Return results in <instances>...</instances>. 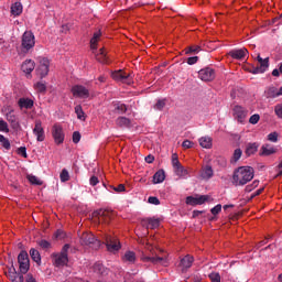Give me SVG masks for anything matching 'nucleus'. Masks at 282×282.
<instances>
[{
    "mask_svg": "<svg viewBox=\"0 0 282 282\" xmlns=\"http://www.w3.org/2000/svg\"><path fill=\"white\" fill-rule=\"evenodd\" d=\"M18 105L20 109H32V107H34V100L22 97L19 99Z\"/></svg>",
    "mask_w": 282,
    "mask_h": 282,
    "instance_id": "nucleus-24",
    "label": "nucleus"
},
{
    "mask_svg": "<svg viewBox=\"0 0 282 282\" xmlns=\"http://www.w3.org/2000/svg\"><path fill=\"white\" fill-rule=\"evenodd\" d=\"M264 96L265 98H279V96H282V87L271 86L264 90Z\"/></svg>",
    "mask_w": 282,
    "mask_h": 282,
    "instance_id": "nucleus-19",
    "label": "nucleus"
},
{
    "mask_svg": "<svg viewBox=\"0 0 282 282\" xmlns=\"http://www.w3.org/2000/svg\"><path fill=\"white\" fill-rule=\"evenodd\" d=\"M209 279L212 282H221V275L217 272L210 273Z\"/></svg>",
    "mask_w": 282,
    "mask_h": 282,
    "instance_id": "nucleus-50",
    "label": "nucleus"
},
{
    "mask_svg": "<svg viewBox=\"0 0 282 282\" xmlns=\"http://www.w3.org/2000/svg\"><path fill=\"white\" fill-rule=\"evenodd\" d=\"M0 144L6 149V151H10L12 145L10 144V140L6 138L3 134H0Z\"/></svg>",
    "mask_w": 282,
    "mask_h": 282,
    "instance_id": "nucleus-39",
    "label": "nucleus"
},
{
    "mask_svg": "<svg viewBox=\"0 0 282 282\" xmlns=\"http://www.w3.org/2000/svg\"><path fill=\"white\" fill-rule=\"evenodd\" d=\"M142 226H145V228H151L152 230H155V228H160V219L158 218H145L142 220Z\"/></svg>",
    "mask_w": 282,
    "mask_h": 282,
    "instance_id": "nucleus-21",
    "label": "nucleus"
},
{
    "mask_svg": "<svg viewBox=\"0 0 282 282\" xmlns=\"http://www.w3.org/2000/svg\"><path fill=\"white\" fill-rule=\"evenodd\" d=\"M51 133L55 144L61 145L65 142V130L61 123H54Z\"/></svg>",
    "mask_w": 282,
    "mask_h": 282,
    "instance_id": "nucleus-3",
    "label": "nucleus"
},
{
    "mask_svg": "<svg viewBox=\"0 0 282 282\" xmlns=\"http://www.w3.org/2000/svg\"><path fill=\"white\" fill-rule=\"evenodd\" d=\"M30 256L35 263H41V253L36 249L30 250Z\"/></svg>",
    "mask_w": 282,
    "mask_h": 282,
    "instance_id": "nucleus-40",
    "label": "nucleus"
},
{
    "mask_svg": "<svg viewBox=\"0 0 282 282\" xmlns=\"http://www.w3.org/2000/svg\"><path fill=\"white\" fill-rule=\"evenodd\" d=\"M11 14L13 17H21L23 14V4L21 2H15L11 6Z\"/></svg>",
    "mask_w": 282,
    "mask_h": 282,
    "instance_id": "nucleus-27",
    "label": "nucleus"
},
{
    "mask_svg": "<svg viewBox=\"0 0 282 282\" xmlns=\"http://www.w3.org/2000/svg\"><path fill=\"white\" fill-rule=\"evenodd\" d=\"M26 180L30 182V184H34L35 186H42L43 185V181H41V178H39L34 174H28Z\"/></svg>",
    "mask_w": 282,
    "mask_h": 282,
    "instance_id": "nucleus-37",
    "label": "nucleus"
},
{
    "mask_svg": "<svg viewBox=\"0 0 282 282\" xmlns=\"http://www.w3.org/2000/svg\"><path fill=\"white\" fill-rule=\"evenodd\" d=\"M35 45H36V37L34 36V33H32V31L24 32L21 39L22 52H24V54H28L30 50H34Z\"/></svg>",
    "mask_w": 282,
    "mask_h": 282,
    "instance_id": "nucleus-2",
    "label": "nucleus"
},
{
    "mask_svg": "<svg viewBox=\"0 0 282 282\" xmlns=\"http://www.w3.org/2000/svg\"><path fill=\"white\" fill-rule=\"evenodd\" d=\"M274 113H275V116H278V118L282 119V104L276 105L274 107Z\"/></svg>",
    "mask_w": 282,
    "mask_h": 282,
    "instance_id": "nucleus-53",
    "label": "nucleus"
},
{
    "mask_svg": "<svg viewBox=\"0 0 282 282\" xmlns=\"http://www.w3.org/2000/svg\"><path fill=\"white\" fill-rule=\"evenodd\" d=\"M111 77L113 80H117L118 83H124L126 85H131V83H133V75L122 69L115 70L111 74Z\"/></svg>",
    "mask_w": 282,
    "mask_h": 282,
    "instance_id": "nucleus-5",
    "label": "nucleus"
},
{
    "mask_svg": "<svg viewBox=\"0 0 282 282\" xmlns=\"http://www.w3.org/2000/svg\"><path fill=\"white\" fill-rule=\"evenodd\" d=\"M172 166L175 171V169H178L180 166H182V164L180 163V159H177V154H172Z\"/></svg>",
    "mask_w": 282,
    "mask_h": 282,
    "instance_id": "nucleus-44",
    "label": "nucleus"
},
{
    "mask_svg": "<svg viewBox=\"0 0 282 282\" xmlns=\"http://www.w3.org/2000/svg\"><path fill=\"white\" fill-rule=\"evenodd\" d=\"M199 52V46H189L185 50V54H197Z\"/></svg>",
    "mask_w": 282,
    "mask_h": 282,
    "instance_id": "nucleus-52",
    "label": "nucleus"
},
{
    "mask_svg": "<svg viewBox=\"0 0 282 282\" xmlns=\"http://www.w3.org/2000/svg\"><path fill=\"white\" fill-rule=\"evenodd\" d=\"M8 278L12 282H23L24 281L23 274L17 273V271H14V269H13V271L9 272Z\"/></svg>",
    "mask_w": 282,
    "mask_h": 282,
    "instance_id": "nucleus-33",
    "label": "nucleus"
},
{
    "mask_svg": "<svg viewBox=\"0 0 282 282\" xmlns=\"http://www.w3.org/2000/svg\"><path fill=\"white\" fill-rule=\"evenodd\" d=\"M18 155H21L22 158H28V150L25 147H21L17 151Z\"/></svg>",
    "mask_w": 282,
    "mask_h": 282,
    "instance_id": "nucleus-54",
    "label": "nucleus"
},
{
    "mask_svg": "<svg viewBox=\"0 0 282 282\" xmlns=\"http://www.w3.org/2000/svg\"><path fill=\"white\" fill-rule=\"evenodd\" d=\"M149 204H153L154 206H160V199L155 196H150L148 198Z\"/></svg>",
    "mask_w": 282,
    "mask_h": 282,
    "instance_id": "nucleus-55",
    "label": "nucleus"
},
{
    "mask_svg": "<svg viewBox=\"0 0 282 282\" xmlns=\"http://www.w3.org/2000/svg\"><path fill=\"white\" fill-rule=\"evenodd\" d=\"M206 202H210L209 195H202V196H187L186 204L189 206H202V204H206Z\"/></svg>",
    "mask_w": 282,
    "mask_h": 282,
    "instance_id": "nucleus-12",
    "label": "nucleus"
},
{
    "mask_svg": "<svg viewBox=\"0 0 282 282\" xmlns=\"http://www.w3.org/2000/svg\"><path fill=\"white\" fill-rule=\"evenodd\" d=\"M248 116V110L241 106H235L234 107V118L240 122V124H243L246 122V118Z\"/></svg>",
    "mask_w": 282,
    "mask_h": 282,
    "instance_id": "nucleus-16",
    "label": "nucleus"
},
{
    "mask_svg": "<svg viewBox=\"0 0 282 282\" xmlns=\"http://www.w3.org/2000/svg\"><path fill=\"white\" fill-rule=\"evenodd\" d=\"M213 175H214V172H213V167L210 165L203 166L199 172L200 180H210V177H213Z\"/></svg>",
    "mask_w": 282,
    "mask_h": 282,
    "instance_id": "nucleus-23",
    "label": "nucleus"
},
{
    "mask_svg": "<svg viewBox=\"0 0 282 282\" xmlns=\"http://www.w3.org/2000/svg\"><path fill=\"white\" fill-rule=\"evenodd\" d=\"M111 219V212L99 209L93 213V221L96 224H109Z\"/></svg>",
    "mask_w": 282,
    "mask_h": 282,
    "instance_id": "nucleus-8",
    "label": "nucleus"
},
{
    "mask_svg": "<svg viewBox=\"0 0 282 282\" xmlns=\"http://www.w3.org/2000/svg\"><path fill=\"white\" fill-rule=\"evenodd\" d=\"M122 261L124 263H135V252L127 251L122 257Z\"/></svg>",
    "mask_w": 282,
    "mask_h": 282,
    "instance_id": "nucleus-32",
    "label": "nucleus"
},
{
    "mask_svg": "<svg viewBox=\"0 0 282 282\" xmlns=\"http://www.w3.org/2000/svg\"><path fill=\"white\" fill-rule=\"evenodd\" d=\"M263 155H273V153H276V149L270 144H264L261 148Z\"/></svg>",
    "mask_w": 282,
    "mask_h": 282,
    "instance_id": "nucleus-36",
    "label": "nucleus"
},
{
    "mask_svg": "<svg viewBox=\"0 0 282 282\" xmlns=\"http://www.w3.org/2000/svg\"><path fill=\"white\" fill-rule=\"evenodd\" d=\"M198 78H200L204 83H210V80H215V69L210 67L200 69L198 72Z\"/></svg>",
    "mask_w": 282,
    "mask_h": 282,
    "instance_id": "nucleus-14",
    "label": "nucleus"
},
{
    "mask_svg": "<svg viewBox=\"0 0 282 282\" xmlns=\"http://www.w3.org/2000/svg\"><path fill=\"white\" fill-rule=\"evenodd\" d=\"M115 109L120 113H127V105L124 104H115Z\"/></svg>",
    "mask_w": 282,
    "mask_h": 282,
    "instance_id": "nucleus-47",
    "label": "nucleus"
},
{
    "mask_svg": "<svg viewBox=\"0 0 282 282\" xmlns=\"http://www.w3.org/2000/svg\"><path fill=\"white\" fill-rule=\"evenodd\" d=\"M72 94L75 98H89V89L83 85L73 86Z\"/></svg>",
    "mask_w": 282,
    "mask_h": 282,
    "instance_id": "nucleus-15",
    "label": "nucleus"
},
{
    "mask_svg": "<svg viewBox=\"0 0 282 282\" xmlns=\"http://www.w3.org/2000/svg\"><path fill=\"white\" fill-rule=\"evenodd\" d=\"M21 69L25 76H31L32 72L36 69V63L34 59H25L21 65Z\"/></svg>",
    "mask_w": 282,
    "mask_h": 282,
    "instance_id": "nucleus-17",
    "label": "nucleus"
},
{
    "mask_svg": "<svg viewBox=\"0 0 282 282\" xmlns=\"http://www.w3.org/2000/svg\"><path fill=\"white\" fill-rule=\"evenodd\" d=\"M259 149V145L257 143H249L246 148V155H254Z\"/></svg>",
    "mask_w": 282,
    "mask_h": 282,
    "instance_id": "nucleus-38",
    "label": "nucleus"
},
{
    "mask_svg": "<svg viewBox=\"0 0 282 282\" xmlns=\"http://www.w3.org/2000/svg\"><path fill=\"white\" fill-rule=\"evenodd\" d=\"M94 270H95V272H98L99 274H102L104 273L102 270H105V267L101 263H96L94 265Z\"/></svg>",
    "mask_w": 282,
    "mask_h": 282,
    "instance_id": "nucleus-59",
    "label": "nucleus"
},
{
    "mask_svg": "<svg viewBox=\"0 0 282 282\" xmlns=\"http://www.w3.org/2000/svg\"><path fill=\"white\" fill-rule=\"evenodd\" d=\"M7 120L10 123L13 131H21V123L19 122V118L14 116L13 111L7 113Z\"/></svg>",
    "mask_w": 282,
    "mask_h": 282,
    "instance_id": "nucleus-18",
    "label": "nucleus"
},
{
    "mask_svg": "<svg viewBox=\"0 0 282 282\" xmlns=\"http://www.w3.org/2000/svg\"><path fill=\"white\" fill-rule=\"evenodd\" d=\"M199 61V57L194 56V57H189L187 58V65H195V63H197Z\"/></svg>",
    "mask_w": 282,
    "mask_h": 282,
    "instance_id": "nucleus-63",
    "label": "nucleus"
},
{
    "mask_svg": "<svg viewBox=\"0 0 282 282\" xmlns=\"http://www.w3.org/2000/svg\"><path fill=\"white\" fill-rule=\"evenodd\" d=\"M229 56H231V58H236L237 61H243V58L248 56V50L238 48V50L230 51Z\"/></svg>",
    "mask_w": 282,
    "mask_h": 282,
    "instance_id": "nucleus-20",
    "label": "nucleus"
},
{
    "mask_svg": "<svg viewBox=\"0 0 282 282\" xmlns=\"http://www.w3.org/2000/svg\"><path fill=\"white\" fill-rule=\"evenodd\" d=\"M0 131L2 133H10V128H8V122L6 120L0 119Z\"/></svg>",
    "mask_w": 282,
    "mask_h": 282,
    "instance_id": "nucleus-42",
    "label": "nucleus"
},
{
    "mask_svg": "<svg viewBox=\"0 0 282 282\" xmlns=\"http://www.w3.org/2000/svg\"><path fill=\"white\" fill-rule=\"evenodd\" d=\"M33 89H35L37 94H45L47 91V84L45 82H36L33 85Z\"/></svg>",
    "mask_w": 282,
    "mask_h": 282,
    "instance_id": "nucleus-30",
    "label": "nucleus"
},
{
    "mask_svg": "<svg viewBox=\"0 0 282 282\" xmlns=\"http://www.w3.org/2000/svg\"><path fill=\"white\" fill-rule=\"evenodd\" d=\"M254 180V169L252 166H239L232 173L234 186H246Z\"/></svg>",
    "mask_w": 282,
    "mask_h": 282,
    "instance_id": "nucleus-1",
    "label": "nucleus"
},
{
    "mask_svg": "<svg viewBox=\"0 0 282 282\" xmlns=\"http://www.w3.org/2000/svg\"><path fill=\"white\" fill-rule=\"evenodd\" d=\"M73 142H74V144H78V142H80V132L75 131L73 133Z\"/></svg>",
    "mask_w": 282,
    "mask_h": 282,
    "instance_id": "nucleus-58",
    "label": "nucleus"
},
{
    "mask_svg": "<svg viewBox=\"0 0 282 282\" xmlns=\"http://www.w3.org/2000/svg\"><path fill=\"white\" fill-rule=\"evenodd\" d=\"M69 250V245H65L59 253L53 254L54 263L56 268H63L67 265L69 258H67V251Z\"/></svg>",
    "mask_w": 282,
    "mask_h": 282,
    "instance_id": "nucleus-4",
    "label": "nucleus"
},
{
    "mask_svg": "<svg viewBox=\"0 0 282 282\" xmlns=\"http://www.w3.org/2000/svg\"><path fill=\"white\" fill-rule=\"evenodd\" d=\"M61 182H69V172L67 170H63L59 174Z\"/></svg>",
    "mask_w": 282,
    "mask_h": 282,
    "instance_id": "nucleus-45",
    "label": "nucleus"
},
{
    "mask_svg": "<svg viewBox=\"0 0 282 282\" xmlns=\"http://www.w3.org/2000/svg\"><path fill=\"white\" fill-rule=\"evenodd\" d=\"M35 74L41 79L45 78L50 74V59L45 57L41 58L35 68Z\"/></svg>",
    "mask_w": 282,
    "mask_h": 282,
    "instance_id": "nucleus-7",
    "label": "nucleus"
},
{
    "mask_svg": "<svg viewBox=\"0 0 282 282\" xmlns=\"http://www.w3.org/2000/svg\"><path fill=\"white\" fill-rule=\"evenodd\" d=\"M212 215H219L221 213V204L216 205L210 209Z\"/></svg>",
    "mask_w": 282,
    "mask_h": 282,
    "instance_id": "nucleus-56",
    "label": "nucleus"
},
{
    "mask_svg": "<svg viewBox=\"0 0 282 282\" xmlns=\"http://www.w3.org/2000/svg\"><path fill=\"white\" fill-rule=\"evenodd\" d=\"M33 135H35L37 142H45V128H43V121L41 119L34 122Z\"/></svg>",
    "mask_w": 282,
    "mask_h": 282,
    "instance_id": "nucleus-10",
    "label": "nucleus"
},
{
    "mask_svg": "<svg viewBox=\"0 0 282 282\" xmlns=\"http://www.w3.org/2000/svg\"><path fill=\"white\" fill-rule=\"evenodd\" d=\"M257 59H258L259 66L254 67L251 70V74H263L270 67L269 58L267 57L263 59L261 55H258Z\"/></svg>",
    "mask_w": 282,
    "mask_h": 282,
    "instance_id": "nucleus-13",
    "label": "nucleus"
},
{
    "mask_svg": "<svg viewBox=\"0 0 282 282\" xmlns=\"http://www.w3.org/2000/svg\"><path fill=\"white\" fill-rule=\"evenodd\" d=\"M260 120L261 116H259V113H254L249 118L250 124H258Z\"/></svg>",
    "mask_w": 282,
    "mask_h": 282,
    "instance_id": "nucleus-46",
    "label": "nucleus"
},
{
    "mask_svg": "<svg viewBox=\"0 0 282 282\" xmlns=\"http://www.w3.org/2000/svg\"><path fill=\"white\" fill-rule=\"evenodd\" d=\"M269 142H278L279 141V133L278 132H271L268 134Z\"/></svg>",
    "mask_w": 282,
    "mask_h": 282,
    "instance_id": "nucleus-51",
    "label": "nucleus"
},
{
    "mask_svg": "<svg viewBox=\"0 0 282 282\" xmlns=\"http://www.w3.org/2000/svg\"><path fill=\"white\" fill-rule=\"evenodd\" d=\"M116 124L117 127H131V119L127 118V117H119L117 120H116Z\"/></svg>",
    "mask_w": 282,
    "mask_h": 282,
    "instance_id": "nucleus-34",
    "label": "nucleus"
},
{
    "mask_svg": "<svg viewBox=\"0 0 282 282\" xmlns=\"http://www.w3.org/2000/svg\"><path fill=\"white\" fill-rule=\"evenodd\" d=\"M82 242L85 246H91V243H96V237H94V234L91 232H84L82 235Z\"/></svg>",
    "mask_w": 282,
    "mask_h": 282,
    "instance_id": "nucleus-25",
    "label": "nucleus"
},
{
    "mask_svg": "<svg viewBox=\"0 0 282 282\" xmlns=\"http://www.w3.org/2000/svg\"><path fill=\"white\" fill-rule=\"evenodd\" d=\"M166 180V174L164 173V170H159L154 175H153V184H162Z\"/></svg>",
    "mask_w": 282,
    "mask_h": 282,
    "instance_id": "nucleus-28",
    "label": "nucleus"
},
{
    "mask_svg": "<svg viewBox=\"0 0 282 282\" xmlns=\"http://www.w3.org/2000/svg\"><path fill=\"white\" fill-rule=\"evenodd\" d=\"M257 186H259V181H253L251 185H248L246 187V191L250 193V191H252L253 188H257Z\"/></svg>",
    "mask_w": 282,
    "mask_h": 282,
    "instance_id": "nucleus-61",
    "label": "nucleus"
},
{
    "mask_svg": "<svg viewBox=\"0 0 282 282\" xmlns=\"http://www.w3.org/2000/svg\"><path fill=\"white\" fill-rule=\"evenodd\" d=\"M182 147H183V149H193V147H195V143H193L189 140H185V141H183Z\"/></svg>",
    "mask_w": 282,
    "mask_h": 282,
    "instance_id": "nucleus-57",
    "label": "nucleus"
},
{
    "mask_svg": "<svg viewBox=\"0 0 282 282\" xmlns=\"http://www.w3.org/2000/svg\"><path fill=\"white\" fill-rule=\"evenodd\" d=\"M55 239H65V231L58 229L55 234H54Z\"/></svg>",
    "mask_w": 282,
    "mask_h": 282,
    "instance_id": "nucleus-60",
    "label": "nucleus"
},
{
    "mask_svg": "<svg viewBox=\"0 0 282 282\" xmlns=\"http://www.w3.org/2000/svg\"><path fill=\"white\" fill-rule=\"evenodd\" d=\"M198 142L203 149H210L213 147V139L210 137H203Z\"/></svg>",
    "mask_w": 282,
    "mask_h": 282,
    "instance_id": "nucleus-31",
    "label": "nucleus"
},
{
    "mask_svg": "<svg viewBox=\"0 0 282 282\" xmlns=\"http://www.w3.org/2000/svg\"><path fill=\"white\" fill-rule=\"evenodd\" d=\"M18 263L20 265L21 274H28V271L30 270V257L28 256V252L22 251L18 256Z\"/></svg>",
    "mask_w": 282,
    "mask_h": 282,
    "instance_id": "nucleus-9",
    "label": "nucleus"
},
{
    "mask_svg": "<svg viewBox=\"0 0 282 282\" xmlns=\"http://www.w3.org/2000/svg\"><path fill=\"white\" fill-rule=\"evenodd\" d=\"M164 107H166V101H164V100H159L154 105V109H156V111H162L164 109Z\"/></svg>",
    "mask_w": 282,
    "mask_h": 282,
    "instance_id": "nucleus-49",
    "label": "nucleus"
},
{
    "mask_svg": "<svg viewBox=\"0 0 282 282\" xmlns=\"http://www.w3.org/2000/svg\"><path fill=\"white\" fill-rule=\"evenodd\" d=\"M95 56L99 63H109V58L107 57V52L105 48H100L98 53H95Z\"/></svg>",
    "mask_w": 282,
    "mask_h": 282,
    "instance_id": "nucleus-29",
    "label": "nucleus"
},
{
    "mask_svg": "<svg viewBox=\"0 0 282 282\" xmlns=\"http://www.w3.org/2000/svg\"><path fill=\"white\" fill-rule=\"evenodd\" d=\"M175 175H177L178 177H183V180H186V177H188V170L185 169L184 166L180 165L178 167H176L174 170Z\"/></svg>",
    "mask_w": 282,
    "mask_h": 282,
    "instance_id": "nucleus-35",
    "label": "nucleus"
},
{
    "mask_svg": "<svg viewBox=\"0 0 282 282\" xmlns=\"http://www.w3.org/2000/svg\"><path fill=\"white\" fill-rule=\"evenodd\" d=\"M75 113H76L78 120H85V111H83L82 106H76L75 107Z\"/></svg>",
    "mask_w": 282,
    "mask_h": 282,
    "instance_id": "nucleus-41",
    "label": "nucleus"
},
{
    "mask_svg": "<svg viewBox=\"0 0 282 282\" xmlns=\"http://www.w3.org/2000/svg\"><path fill=\"white\" fill-rule=\"evenodd\" d=\"M39 246H41L43 250H50V248H52V243L47 240H40Z\"/></svg>",
    "mask_w": 282,
    "mask_h": 282,
    "instance_id": "nucleus-48",
    "label": "nucleus"
},
{
    "mask_svg": "<svg viewBox=\"0 0 282 282\" xmlns=\"http://www.w3.org/2000/svg\"><path fill=\"white\" fill-rule=\"evenodd\" d=\"M242 151L241 149H236L232 155V162H239V160H241V155H242Z\"/></svg>",
    "mask_w": 282,
    "mask_h": 282,
    "instance_id": "nucleus-43",
    "label": "nucleus"
},
{
    "mask_svg": "<svg viewBox=\"0 0 282 282\" xmlns=\"http://www.w3.org/2000/svg\"><path fill=\"white\" fill-rule=\"evenodd\" d=\"M106 246L109 252H118L120 250V240L116 236H106Z\"/></svg>",
    "mask_w": 282,
    "mask_h": 282,
    "instance_id": "nucleus-11",
    "label": "nucleus"
},
{
    "mask_svg": "<svg viewBox=\"0 0 282 282\" xmlns=\"http://www.w3.org/2000/svg\"><path fill=\"white\" fill-rule=\"evenodd\" d=\"M141 260L144 261L145 263L150 262L153 263L154 265H163L164 268H167L169 265V256L166 253L156 257L143 256Z\"/></svg>",
    "mask_w": 282,
    "mask_h": 282,
    "instance_id": "nucleus-6",
    "label": "nucleus"
},
{
    "mask_svg": "<svg viewBox=\"0 0 282 282\" xmlns=\"http://www.w3.org/2000/svg\"><path fill=\"white\" fill-rule=\"evenodd\" d=\"M116 193H124V184H119L117 187H112Z\"/></svg>",
    "mask_w": 282,
    "mask_h": 282,
    "instance_id": "nucleus-62",
    "label": "nucleus"
},
{
    "mask_svg": "<svg viewBox=\"0 0 282 282\" xmlns=\"http://www.w3.org/2000/svg\"><path fill=\"white\" fill-rule=\"evenodd\" d=\"M101 36H102V33L100 31H97L94 33L90 40V48L93 50V52H95V50H98V42L100 41Z\"/></svg>",
    "mask_w": 282,
    "mask_h": 282,
    "instance_id": "nucleus-26",
    "label": "nucleus"
},
{
    "mask_svg": "<svg viewBox=\"0 0 282 282\" xmlns=\"http://www.w3.org/2000/svg\"><path fill=\"white\" fill-rule=\"evenodd\" d=\"M193 261L195 259L192 256H185L183 259H181L180 268L182 272H185V270H188L193 265Z\"/></svg>",
    "mask_w": 282,
    "mask_h": 282,
    "instance_id": "nucleus-22",
    "label": "nucleus"
},
{
    "mask_svg": "<svg viewBox=\"0 0 282 282\" xmlns=\"http://www.w3.org/2000/svg\"><path fill=\"white\" fill-rule=\"evenodd\" d=\"M89 182H90V186H96L99 181H98V177L91 176Z\"/></svg>",
    "mask_w": 282,
    "mask_h": 282,
    "instance_id": "nucleus-64",
    "label": "nucleus"
}]
</instances>
